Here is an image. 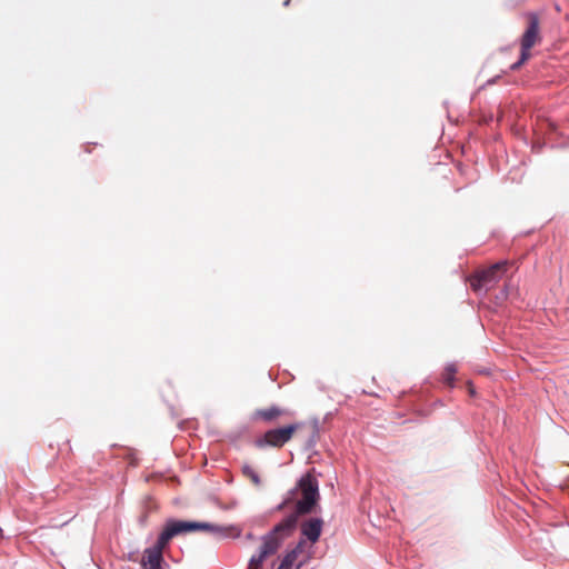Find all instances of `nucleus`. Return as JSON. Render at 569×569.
<instances>
[{"instance_id": "obj_1", "label": "nucleus", "mask_w": 569, "mask_h": 569, "mask_svg": "<svg viewBox=\"0 0 569 569\" xmlns=\"http://www.w3.org/2000/svg\"><path fill=\"white\" fill-rule=\"evenodd\" d=\"M298 487L302 497L297 501L295 512L286 517L270 532L263 536L273 538L278 547H281L282 542L293 533L299 516L311 513L320 498L318 481L311 473L301 477Z\"/></svg>"}, {"instance_id": "obj_2", "label": "nucleus", "mask_w": 569, "mask_h": 569, "mask_svg": "<svg viewBox=\"0 0 569 569\" xmlns=\"http://www.w3.org/2000/svg\"><path fill=\"white\" fill-rule=\"evenodd\" d=\"M526 20L527 27L520 39V59L510 67L511 70H518L523 63H526L531 57V48L540 43L542 40L540 34L539 16L536 12H528L526 14Z\"/></svg>"}, {"instance_id": "obj_3", "label": "nucleus", "mask_w": 569, "mask_h": 569, "mask_svg": "<svg viewBox=\"0 0 569 569\" xmlns=\"http://www.w3.org/2000/svg\"><path fill=\"white\" fill-rule=\"evenodd\" d=\"M196 530L218 531L219 528L208 522L169 521L158 538L159 545L167 546L177 535Z\"/></svg>"}, {"instance_id": "obj_4", "label": "nucleus", "mask_w": 569, "mask_h": 569, "mask_svg": "<svg viewBox=\"0 0 569 569\" xmlns=\"http://www.w3.org/2000/svg\"><path fill=\"white\" fill-rule=\"evenodd\" d=\"M300 428L301 423H292L268 430L262 437L256 439L254 445L260 449L266 447L281 448L291 440L295 432Z\"/></svg>"}, {"instance_id": "obj_5", "label": "nucleus", "mask_w": 569, "mask_h": 569, "mask_svg": "<svg viewBox=\"0 0 569 569\" xmlns=\"http://www.w3.org/2000/svg\"><path fill=\"white\" fill-rule=\"evenodd\" d=\"M509 264L508 261H500L487 269H482L477 271L473 276L469 278L470 287L473 291H479L485 287L490 286L496 282L507 269Z\"/></svg>"}, {"instance_id": "obj_6", "label": "nucleus", "mask_w": 569, "mask_h": 569, "mask_svg": "<svg viewBox=\"0 0 569 569\" xmlns=\"http://www.w3.org/2000/svg\"><path fill=\"white\" fill-rule=\"evenodd\" d=\"M262 543L258 555L251 557L248 569H260L266 558L277 553L280 547L271 537H262Z\"/></svg>"}, {"instance_id": "obj_7", "label": "nucleus", "mask_w": 569, "mask_h": 569, "mask_svg": "<svg viewBox=\"0 0 569 569\" xmlns=\"http://www.w3.org/2000/svg\"><path fill=\"white\" fill-rule=\"evenodd\" d=\"M164 547L158 540L153 547L146 549L141 559L142 569H160Z\"/></svg>"}, {"instance_id": "obj_8", "label": "nucleus", "mask_w": 569, "mask_h": 569, "mask_svg": "<svg viewBox=\"0 0 569 569\" xmlns=\"http://www.w3.org/2000/svg\"><path fill=\"white\" fill-rule=\"evenodd\" d=\"M323 520L320 518H310L305 520L301 526V535L307 538L311 543H316L321 535Z\"/></svg>"}, {"instance_id": "obj_9", "label": "nucleus", "mask_w": 569, "mask_h": 569, "mask_svg": "<svg viewBox=\"0 0 569 569\" xmlns=\"http://www.w3.org/2000/svg\"><path fill=\"white\" fill-rule=\"evenodd\" d=\"M284 413V410L277 406H271L266 409H259L254 412V418L266 422H272Z\"/></svg>"}, {"instance_id": "obj_10", "label": "nucleus", "mask_w": 569, "mask_h": 569, "mask_svg": "<svg viewBox=\"0 0 569 569\" xmlns=\"http://www.w3.org/2000/svg\"><path fill=\"white\" fill-rule=\"evenodd\" d=\"M303 546V541H300L298 543V546L292 549L291 551H289L284 557L283 559L281 560V563L282 566L284 567H288L289 569L292 568V566L295 565L296 560H297V557H298V553L300 552L301 548Z\"/></svg>"}, {"instance_id": "obj_11", "label": "nucleus", "mask_w": 569, "mask_h": 569, "mask_svg": "<svg viewBox=\"0 0 569 569\" xmlns=\"http://www.w3.org/2000/svg\"><path fill=\"white\" fill-rule=\"evenodd\" d=\"M456 373H457V369L453 365L447 366L442 372L443 382L446 385H448L449 387H452Z\"/></svg>"}, {"instance_id": "obj_12", "label": "nucleus", "mask_w": 569, "mask_h": 569, "mask_svg": "<svg viewBox=\"0 0 569 569\" xmlns=\"http://www.w3.org/2000/svg\"><path fill=\"white\" fill-rule=\"evenodd\" d=\"M242 473L246 478L250 479L253 485L259 486L260 485V477L258 472L249 465H244L242 467Z\"/></svg>"}, {"instance_id": "obj_13", "label": "nucleus", "mask_w": 569, "mask_h": 569, "mask_svg": "<svg viewBox=\"0 0 569 569\" xmlns=\"http://www.w3.org/2000/svg\"><path fill=\"white\" fill-rule=\"evenodd\" d=\"M278 569H289L288 567H284L282 565H279Z\"/></svg>"}, {"instance_id": "obj_14", "label": "nucleus", "mask_w": 569, "mask_h": 569, "mask_svg": "<svg viewBox=\"0 0 569 569\" xmlns=\"http://www.w3.org/2000/svg\"><path fill=\"white\" fill-rule=\"evenodd\" d=\"M288 4H290V0H287V1L284 2V6H288Z\"/></svg>"}, {"instance_id": "obj_15", "label": "nucleus", "mask_w": 569, "mask_h": 569, "mask_svg": "<svg viewBox=\"0 0 569 569\" xmlns=\"http://www.w3.org/2000/svg\"><path fill=\"white\" fill-rule=\"evenodd\" d=\"M0 538H2V529L0 528Z\"/></svg>"}]
</instances>
